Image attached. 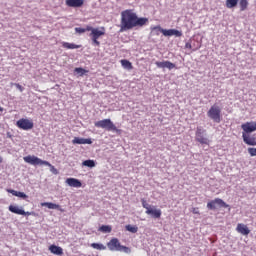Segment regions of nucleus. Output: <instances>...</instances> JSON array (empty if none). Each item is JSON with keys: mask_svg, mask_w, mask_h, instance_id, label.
Here are the masks:
<instances>
[{"mask_svg": "<svg viewBox=\"0 0 256 256\" xmlns=\"http://www.w3.org/2000/svg\"><path fill=\"white\" fill-rule=\"evenodd\" d=\"M149 23V18L139 17L133 10H124L121 12L120 32L131 31L135 27H145Z\"/></svg>", "mask_w": 256, "mask_h": 256, "instance_id": "1", "label": "nucleus"}, {"mask_svg": "<svg viewBox=\"0 0 256 256\" xmlns=\"http://www.w3.org/2000/svg\"><path fill=\"white\" fill-rule=\"evenodd\" d=\"M24 161L25 163H28L29 165H46V167H50V171L51 173H53V175H59V170H57V168H55V166H53L51 163H49V161L47 160H42L41 158L35 156V155H28L26 157H24Z\"/></svg>", "mask_w": 256, "mask_h": 256, "instance_id": "2", "label": "nucleus"}, {"mask_svg": "<svg viewBox=\"0 0 256 256\" xmlns=\"http://www.w3.org/2000/svg\"><path fill=\"white\" fill-rule=\"evenodd\" d=\"M87 30H90L89 37L91 38L92 45L94 47H101V42H99V38L105 35V27L94 28L92 26H87Z\"/></svg>", "mask_w": 256, "mask_h": 256, "instance_id": "3", "label": "nucleus"}, {"mask_svg": "<svg viewBox=\"0 0 256 256\" xmlns=\"http://www.w3.org/2000/svg\"><path fill=\"white\" fill-rule=\"evenodd\" d=\"M94 125L99 129H105V131H113L114 133H117V135H121L122 133V130L118 129L117 126L114 125L113 121H111L109 118L97 121L94 123Z\"/></svg>", "mask_w": 256, "mask_h": 256, "instance_id": "4", "label": "nucleus"}, {"mask_svg": "<svg viewBox=\"0 0 256 256\" xmlns=\"http://www.w3.org/2000/svg\"><path fill=\"white\" fill-rule=\"evenodd\" d=\"M152 33H156V35H159V33H162L164 37H183V32L177 30V29H163L161 26H154L151 28Z\"/></svg>", "mask_w": 256, "mask_h": 256, "instance_id": "5", "label": "nucleus"}, {"mask_svg": "<svg viewBox=\"0 0 256 256\" xmlns=\"http://www.w3.org/2000/svg\"><path fill=\"white\" fill-rule=\"evenodd\" d=\"M219 208L228 209L229 211H231V206L229 204H226L225 201L221 198H216L207 203V209L209 211H217V209Z\"/></svg>", "mask_w": 256, "mask_h": 256, "instance_id": "6", "label": "nucleus"}, {"mask_svg": "<svg viewBox=\"0 0 256 256\" xmlns=\"http://www.w3.org/2000/svg\"><path fill=\"white\" fill-rule=\"evenodd\" d=\"M207 117L214 123H221V108L216 105L211 106L207 112Z\"/></svg>", "mask_w": 256, "mask_h": 256, "instance_id": "7", "label": "nucleus"}, {"mask_svg": "<svg viewBox=\"0 0 256 256\" xmlns=\"http://www.w3.org/2000/svg\"><path fill=\"white\" fill-rule=\"evenodd\" d=\"M16 127H18V129H22L23 131H31V129L35 127V123L27 118H21L16 122Z\"/></svg>", "mask_w": 256, "mask_h": 256, "instance_id": "8", "label": "nucleus"}, {"mask_svg": "<svg viewBox=\"0 0 256 256\" xmlns=\"http://www.w3.org/2000/svg\"><path fill=\"white\" fill-rule=\"evenodd\" d=\"M207 130L203 129V127H197L196 129V141L201 145H209V139L205 137L207 134Z\"/></svg>", "mask_w": 256, "mask_h": 256, "instance_id": "9", "label": "nucleus"}, {"mask_svg": "<svg viewBox=\"0 0 256 256\" xmlns=\"http://www.w3.org/2000/svg\"><path fill=\"white\" fill-rule=\"evenodd\" d=\"M242 133H245V135H251V133H254L256 131V122H246L241 125Z\"/></svg>", "mask_w": 256, "mask_h": 256, "instance_id": "10", "label": "nucleus"}, {"mask_svg": "<svg viewBox=\"0 0 256 256\" xmlns=\"http://www.w3.org/2000/svg\"><path fill=\"white\" fill-rule=\"evenodd\" d=\"M155 65H156V67H158V69H168L169 71L175 69V67H176L175 63H173L169 60L162 61V62L156 61Z\"/></svg>", "mask_w": 256, "mask_h": 256, "instance_id": "11", "label": "nucleus"}, {"mask_svg": "<svg viewBox=\"0 0 256 256\" xmlns=\"http://www.w3.org/2000/svg\"><path fill=\"white\" fill-rule=\"evenodd\" d=\"M107 247L109 251H119L121 247V242H119V238H112L108 243Z\"/></svg>", "mask_w": 256, "mask_h": 256, "instance_id": "12", "label": "nucleus"}, {"mask_svg": "<svg viewBox=\"0 0 256 256\" xmlns=\"http://www.w3.org/2000/svg\"><path fill=\"white\" fill-rule=\"evenodd\" d=\"M73 145H93L91 138L74 137L72 140Z\"/></svg>", "mask_w": 256, "mask_h": 256, "instance_id": "13", "label": "nucleus"}, {"mask_svg": "<svg viewBox=\"0 0 256 256\" xmlns=\"http://www.w3.org/2000/svg\"><path fill=\"white\" fill-rule=\"evenodd\" d=\"M146 215H150L153 219H161V209H156L155 206H152L148 210H146Z\"/></svg>", "mask_w": 256, "mask_h": 256, "instance_id": "14", "label": "nucleus"}, {"mask_svg": "<svg viewBox=\"0 0 256 256\" xmlns=\"http://www.w3.org/2000/svg\"><path fill=\"white\" fill-rule=\"evenodd\" d=\"M242 139H243V142L246 145H250L251 147H255L256 146V138H255V136H251L250 134L242 133Z\"/></svg>", "mask_w": 256, "mask_h": 256, "instance_id": "15", "label": "nucleus"}, {"mask_svg": "<svg viewBox=\"0 0 256 256\" xmlns=\"http://www.w3.org/2000/svg\"><path fill=\"white\" fill-rule=\"evenodd\" d=\"M65 183L69 186V187H83V182H81V180L77 179V178H67Z\"/></svg>", "mask_w": 256, "mask_h": 256, "instance_id": "16", "label": "nucleus"}, {"mask_svg": "<svg viewBox=\"0 0 256 256\" xmlns=\"http://www.w3.org/2000/svg\"><path fill=\"white\" fill-rule=\"evenodd\" d=\"M7 193H10L14 197H19V199H23L24 201H27V199H29V196L25 194V192L13 190V189H7Z\"/></svg>", "mask_w": 256, "mask_h": 256, "instance_id": "17", "label": "nucleus"}, {"mask_svg": "<svg viewBox=\"0 0 256 256\" xmlns=\"http://www.w3.org/2000/svg\"><path fill=\"white\" fill-rule=\"evenodd\" d=\"M236 231H238V233H241V235H244V236H247L249 235V233H251V230L249 229V227L241 223L237 225Z\"/></svg>", "mask_w": 256, "mask_h": 256, "instance_id": "18", "label": "nucleus"}, {"mask_svg": "<svg viewBox=\"0 0 256 256\" xmlns=\"http://www.w3.org/2000/svg\"><path fill=\"white\" fill-rule=\"evenodd\" d=\"M49 251L53 255L63 256V248L61 246H57L55 244H52L49 246Z\"/></svg>", "mask_w": 256, "mask_h": 256, "instance_id": "19", "label": "nucleus"}, {"mask_svg": "<svg viewBox=\"0 0 256 256\" xmlns=\"http://www.w3.org/2000/svg\"><path fill=\"white\" fill-rule=\"evenodd\" d=\"M8 211H10V213H14L15 215L25 214V210L23 209V207L19 208V206L17 205H10L8 207Z\"/></svg>", "mask_w": 256, "mask_h": 256, "instance_id": "20", "label": "nucleus"}, {"mask_svg": "<svg viewBox=\"0 0 256 256\" xmlns=\"http://www.w3.org/2000/svg\"><path fill=\"white\" fill-rule=\"evenodd\" d=\"M84 0H66L67 7L79 8L83 7Z\"/></svg>", "mask_w": 256, "mask_h": 256, "instance_id": "21", "label": "nucleus"}, {"mask_svg": "<svg viewBox=\"0 0 256 256\" xmlns=\"http://www.w3.org/2000/svg\"><path fill=\"white\" fill-rule=\"evenodd\" d=\"M41 207H47V209H61V206L59 204H55L53 202H43L41 203Z\"/></svg>", "mask_w": 256, "mask_h": 256, "instance_id": "22", "label": "nucleus"}, {"mask_svg": "<svg viewBox=\"0 0 256 256\" xmlns=\"http://www.w3.org/2000/svg\"><path fill=\"white\" fill-rule=\"evenodd\" d=\"M62 47H64V49H81V45L69 42H63Z\"/></svg>", "mask_w": 256, "mask_h": 256, "instance_id": "23", "label": "nucleus"}, {"mask_svg": "<svg viewBox=\"0 0 256 256\" xmlns=\"http://www.w3.org/2000/svg\"><path fill=\"white\" fill-rule=\"evenodd\" d=\"M95 165H97V163L95 162V160L92 159L84 160L82 162V167H89V169H93Z\"/></svg>", "mask_w": 256, "mask_h": 256, "instance_id": "24", "label": "nucleus"}, {"mask_svg": "<svg viewBox=\"0 0 256 256\" xmlns=\"http://www.w3.org/2000/svg\"><path fill=\"white\" fill-rule=\"evenodd\" d=\"M239 5V0H226L227 9H235Z\"/></svg>", "mask_w": 256, "mask_h": 256, "instance_id": "25", "label": "nucleus"}, {"mask_svg": "<svg viewBox=\"0 0 256 256\" xmlns=\"http://www.w3.org/2000/svg\"><path fill=\"white\" fill-rule=\"evenodd\" d=\"M121 65L124 69H127L128 71H131V69H133V64L127 59L121 60Z\"/></svg>", "mask_w": 256, "mask_h": 256, "instance_id": "26", "label": "nucleus"}, {"mask_svg": "<svg viewBox=\"0 0 256 256\" xmlns=\"http://www.w3.org/2000/svg\"><path fill=\"white\" fill-rule=\"evenodd\" d=\"M98 231H100V233H111L113 231V227H111V225H101L98 228Z\"/></svg>", "mask_w": 256, "mask_h": 256, "instance_id": "27", "label": "nucleus"}, {"mask_svg": "<svg viewBox=\"0 0 256 256\" xmlns=\"http://www.w3.org/2000/svg\"><path fill=\"white\" fill-rule=\"evenodd\" d=\"M90 247H92V249H97V251H105V249H107V246L101 244V243H91Z\"/></svg>", "mask_w": 256, "mask_h": 256, "instance_id": "28", "label": "nucleus"}, {"mask_svg": "<svg viewBox=\"0 0 256 256\" xmlns=\"http://www.w3.org/2000/svg\"><path fill=\"white\" fill-rule=\"evenodd\" d=\"M74 73H76L77 75H79V77H83V75H85L86 73H89L88 70H86L83 67H77L74 69Z\"/></svg>", "mask_w": 256, "mask_h": 256, "instance_id": "29", "label": "nucleus"}, {"mask_svg": "<svg viewBox=\"0 0 256 256\" xmlns=\"http://www.w3.org/2000/svg\"><path fill=\"white\" fill-rule=\"evenodd\" d=\"M240 11H247V7H249V1L247 0H239Z\"/></svg>", "mask_w": 256, "mask_h": 256, "instance_id": "30", "label": "nucleus"}, {"mask_svg": "<svg viewBox=\"0 0 256 256\" xmlns=\"http://www.w3.org/2000/svg\"><path fill=\"white\" fill-rule=\"evenodd\" d=\"M125 229L129 233H137V231H139V227H137V225H131V224L126 225Z\"/></svg>", "mask_w": 256, "mask_h": 256, "instance_id": "31", "label": "nucleus"}, {"mask_svg": "<svg viewBox=\"0 0 256 256\" xmlns=\"http://www.w3.org/2000/svg\"><path fill=\"white\" fill-rule=\"evenodd\" d=\"M87 31H90V30H87V26L86 28H82V27L75 28V32L78 33L79 35H83V33H87Z\"/></svg>", "mask_w": 256, "mask_h": 256, "instance_id": "32", "label": "nucleus"}, {"mask_svg": "<svg viewBox=\"0 0 256 256\" xmlns=\"http://www.w3.org/2000/svg\"><path fill=\"white\" fill-rule=\"evenodd\" d=\"M118 251H121L123 253H127L128 255L131 253V248L127 247V246H123L120 244V248Z\"/></svg>", "mask_w": 256, "mask_h": 256, "instance_id": "33", "label": "nucleus"}, {"mask_svg": "<svg viewBox=\"0 0 256 256\" xmlns=\"http://www.w3.org/2000/svg\"><path fill=\"white\" fill-rule=\"evenodd\" d=\"M141 203H142V207H143L144 209H146V211H149V208L152 207L149 203H147V201H146L145 199H142V200H141Z\"/></svg>", "mask_w": 256, "mask_h": 256, "instance_id": "34", "label": "nucleus"}, {"mask_svg": "<svg viewBox=\"0 0 256 256\" xmlns=\"http://www.w3.org/2000/svg\"><path fill=\"white\" fill-rule=\"evenodd\" d=\"M250 157H256V148H248Z\"/></svg>", "mask_w": 256, "mask_h": 256, "instance_id": "35", "label": "nucleus"}, {"mask_svg": "<svg viewBox=\"0 0 256 256\" xmlns=\"http://www.w3.org/2000/svg\"><path fill=\"white\" fill-rule=\"evenodd\" d=\"M16 89H18V91H20V93H23V91H25V87L21 86V84L15 83L14 84Z\"/></svg>", "mask_w": 256, "mask_h": 256, "instance_id": "36", "label": "nucleus"}, {"mask_svg": "<svg viewBox=\"0 0 256 256\" xmlns=\"http://www.w3.org/2000/svg\"><path fill=\"white\" fill-rule=\"evenodd\" d=\"M35 212H25L24 210V214H22L23 217H29V215H34Z\"/></svg>", "mask_w": 256, "mask_h": 256, "instance_id": "37", "label": "nucleus"}, {"mask_svg": "<svg viewBox=\"0 0 256 256\" xmlns=\"http://www.w3.org/2000/svg\"><path fill=\"white\" fill-rule=\"evenodd\" d=\"M185 47H186V49H192L193 48V46L191 45V42H187L185 44Z\"/></svg>", "mask_w": 256, "mask_h": 256, "instance_id": "38", "label": "nucleus"}, {"mask_svg": "<svg viewBox=\"0 0 256 256\" xmlns=\"http://www.w3.org/2000/svg\"><path fill=\"white\" fill-rule=\"evenodd\" d=\"M7 137L9 138V139H11V137H12V135H11V133H7Z\"/></svg>", "mask_w": 256, "mask_h": 256, "instance_id": "39", "label": "nucleus"}, {"mask_svg": "<svg viewBox=\"0 0 256 256\" xmlns=\"http://www.w3.org/2000/svg\"><path fill=\"white\" fill-rule=\"evenodd\" d=\"M0 113H3V107L0 106Z\"/></svg>", "mask_w": 256, "mask_h": 256, "instance_id": "40", "label": "nucleus"}, {"mask_svg": "<svg viewBox=\"0 0 256 256\" xmlns=\"http://www.w3.org/2000/svg\"><path fill=\"white\" fill-rule=\"evenodd\" d=\"M0 163H3V158L0 157Z\"/></svg>", "mask_w": 256, "mask_h": 256, "instance_id": "41", "label": "nucleus"}, {"mask_svg": "<svg viewBox=\"0 0 256 256\" xmlns=\"http://www.w3.org/2000/svg\"><path fill=\"white\" fill-rule=\"evenodd\" d=\"M194 213L197 214V213H199V212H197V210H194Z\"/></svg>", "mask_w": 256, "mask_h": 256, "instance_id": "42", "label": "nucleus"}]
</instances>
